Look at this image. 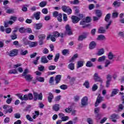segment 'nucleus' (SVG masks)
<instances>
[{"label": "nucleus", "instance_id": "nucleus-1", "mask_svg": "<svg viewBox=\"0 0 124 124\" xmlns=\"http://www.w3.org/2000/svg\"><path fill=\"white\" fill-rule=\"evenodd\" d=\"M24 43L25 45H29L30 48H32V47H36L38 45V42H31V43H29V40L26 38L23 39Z\"/></svg>", "mask_w": 124, "mask_h": 124}, {"label": "nucleus", "instance_id": "nucleus-2", "mask_svg": "<svg viewBox=\"0 0 124 124\" xmlns=\"http://www.w3.org/2000/svg\"><path fill=\"white\" fill-rule=\"evenodd\" d=\"M33 94L34 95V101H36L37 99L38 100H42L43 98V95H42V93H40L38 94L37 92L33 91Z\"/></svg>", "mask_w": 124, "mask_h": 124}, {"label": "nucleus", "instance_id": "nucleus-3", "mask_svg": "<svg viewBox=\"0 0 124 124\" xmlns=\"http://www.w3.org/2000/svg\"><path fill=\"white\" fill-rule=\"evenodd\" d=\"M93 78L95 82H99L100 83L102 84V82H103V81L102 80V79H101V78H100L98 76V74L95 73L93 76Z\"/></svg>", "mask_w": 124, "mask_h": 124}, {"label": "nucleus", "instance_id": "nucleus-4", "mask_svg": "<svg viewBox=\"0 0 124 124\" xmlns=\"http://www.w3.org/2000/svg\"><path fill=\"white\" fill-rule=\"evenodd\" d=\"M18 49H14L10 51L9 56H10V57H15V56H17V55H18Z\"/></svg>", "mask_w": 124, "mask_h": 124}, {"label": "nucleus", "instance_id": "nucleus-5", "mask_svg": "<svg viewBox=\"0 0 124 124\" xmlns=\"http://www.w3.org/2000/svg\"><path fill=\"white\" fill-rule=\"evenodd\" d=\"M103 101V97L100 96L99 95L97 96L95 103V107H97L99 103Z\"/></svg>", "mask_w": 124, "mask_h": 124}, {"label": "nucleus", "instance_id": "nucleus-6", "mask_svg": "<svg viewBox=\"0 0 124 124\" xmlns=\"http://www.w3.org/2000/svg\"><path fill=\"white\" fill-rule=\"evenodd\" d=\"M71 19L73 24H77V23H78L80 20V18H78L76 16H72V17H71Z\"/></svg>", "mask_w": 124, "mask_h": 124}, {"label": "nucleus", "instance_id": "nucleus-7", "mask_svg": "<svg viewBox=\"0 0 124 124\" xmlns=\"http://www.w3.org/2000/svg\"><path fill=\"white\" fill-rule=\"evenodd\" d=\"M66 33L68 35H72L73 34L72 31H71V28L69 26V25L66 26Z\"/></svg>", "mask_w": 124, "mask_h": 124}, {"label": "nucleus", "instance_id": "nucleus-8", "mask_svg": "<svg viewBox=\"0 0 124 124\" xmlns=\"http://www.w3.org/2000/svg\"><path fill=\"white\" fill-rule=\"evenodd\" d=\"M88 34H89V33L86 32L83 33V34L79 35L78 38V41H82L84 40V39H86V38H87Z\"/></svg>", "mask_w": 124, "mask_h": 124}, {"label": "nucleus", "instance_id": "nucleus-9", "mask_svg": "<svg viewBox=\"0 0 124 124\" xmlns=\"http://www.w3.org/2000/svg\"><path fill=\"white\" fill-rule=\"evenodd\" d=\"M88 97L84 96L83 98L81 99V105L82 106H86V105H88Z\"/></svg>", "mask_w": 124, "mask_h": 124}, {"label": "nucleus", "instance_id": "nucleus-10", "mask_svg": "<svg viewBox=\"0 0 124 124\" xmlns=\"http://www.w3.org/2000/svg\"><path fill=\"white\" fill-rule=\"evenodd\" d=\"M40 14H41V13H40V12H37L33 13V16L37 20H39V19H40Z\"/></svg>", "mask_w": 124, "mask_h": 124}, {"label": "nucleus", "instance_id": "nucleus-11", "mask_svg": "<svg viewBox=\"0 0 124 124\" xmlns=\"http://www.w3.org/2000/svg\"><path fill=\"white\" fill-rule=\"evenodd\" d=\"M28 53L29 51L27 50H25L24 49H19V54L21 56H26V55Z\"/></svg>", "mask_w": 124, "mask_h": 124}, {"label": "nucleus", "instance_id": "nucleus-12", "mask_svg": "<svg viewBox=\"0 0 124 124\" xmlns=\"http://www.w3.org/2000/svg\"><path fill=\"white\" fill-rule=\"evenodd\" d=\"M96 46V43H95V42L92 41L90 43L89 48L91 50H93V49H94V48H95Z\"/></svg>", "mask_w": 124, "mask_h": 124}, {"label": "nucleus", "instance_id": "nucleus-13", "mask_svg": "<svg viewBox=\"0 0 124 124\" xmlns=\"http://www.w3.org/2000/svg\"><path fill=\"white\" fill-rule=\"evenodd\" d=\"M53 99H54V95L53 94V93H48V96L47 97V100L48 102H49V103H51V102H52V101L53 100Z\"/></svg>", "mask_w": 124, "mask_h": 124}, {"label": "nucleus", "instance_id": "nucleus-14", "mask_svg": "<svg viewBox=\"0 0 124 124\" xmlns=\"http://www.w3.org/2000/svg\"><path fill=\"white\" fill-rule=\"evenodd\" d=\"M48 62L49 61L47 59V57L45 56L42 57L41 58V62H42V63H48Z\"/></svg>", "mask_w": 124, "mask_h": 124}, {"label": "nucleus", "instance_id": "nucleus-15", "mask_svg": "<svg viewBox=\"0 0 124 124\" xmlns=\"http://www.w3.org/2000/svg\"><path fill=\"white\" fill-rule=\"evenodd\" d=\"M51 39L52 42H55L56 41V38L52 35L49 34L46 37V40H49V39Z\"/></svg>", "mask_w": 124, "mask_h": 124}, {"label": "nucleus", "instance_id": "nucleus-16", "mask_svg": "<svg viewBox=\"0 0 124 124\" xmlns=\"http://www.w3.org/2000/svg\"><path fill=\"white\" fill-rule=\"evenodd\" d=\"M61 79H62V75H57L55 78L56 84H59Z\"/></svg>", "mask_w": 124, "mask_h": 124}, {"label": "nucleus", "instance_id": "nucleus-17", "mask_svg": "<svg viewBox=\"0 0 124 124\" xmlns=\"http://www.w3.org/2000/svg\"><path fill=\"white\" fill-rule=\"evenodd\" d=\"M114 7H120L121 6V2H118V0H115L112 4Z\"/></svg>", "mask_w": 124, "mask_h": 124}, {"label": "nucleus", "instance_id": "nucleus-18", "mask_svg": "<svg viewBox=\"0 0 124 124\" xmlns=\"http://www.w3.org/2000/svg\"><path fill=\"white\" fill-rule=\"evenodd\" d=\"M24 77L26 81H28L29 82H30V81H31L33 78L32 77H31V75H27Z\"/></svg>", "mask_w": 124, "mask_h": 124}, {"label": "nucleus", "instance_id": "nucleus-19", "mask_svg": "<svg viewBox=\"0 0 124 124\" xmlns=\"http://www.w3.org/2000/svg\"><path fill=\"white\" fill-rule=\"evenodd\" d=\"M119 93V90L117 89H114L113 90V91L110 95L111 97H113V96H115L117 93Z\"/></svg>", "mask_w": 124, "mask_h": 124}, {"label": "nucleus", "instance_id": "nucleus-20", "mask_svg": "<svg viewBox=\"0 0 124 124\" xmlns=\"http://www.w3.org/2000/svg\"><path fill=\"white\" fill-rule=\"evenodd\" d=\"M98 31L99 33H105V32H106V30L103 27H100Z\"/></svg>", "mask_w": 124, "mask_h": 124}, {"label": "nucleus", "instance_id": "nucleus-21", "mask_svg": "<svg viewBox=\"0 0 124 124\" xmlns=\"http://www.w3.org/2000/svg\"><path fill=\"white\" fill-rule=\"evenodd\" d=\"M97 40H106V37L104 35L101 34L98 36Z\"/></svg>", "mask_w": 124, "mask_h": 124}, {"label": "nucleus", "instance_id": "nucleus-22", "mask_svg": "<svg viewBox=\"0 0 124 124\" xmlns=\"http://www.w3.org/2000/svg\"><path fill=\"white\" fill-rule=\"evenodd\" d=\"M78 58V54H74V56L72 57V58L70 60L69 62H72L75 61L76 59H77Z\"/></svg>", "mask_w": 124, "mask_h": 124}, {"label": "nucleus", "instance_id": "nucleus-23", "mask_svg": "<svg viewBox=\"0 0 124 124\" xmlns=\"http://www.w3.org/2000/svg\"><path fill=\"white\" fill-rule=\"evenodd\" d=\"M53 109L54 111H59L60 110V105L59 104H55L53 107Z\"/></svg>", "mask_w": 124, "mask_h": 124}, {"label": "nucleus", "instance_id": "nucleus-24", "mask_svg": "<svg viewBox=\"0 0 124 124\" xmlns=\"http://www.w3.org/2000/svg\"><path fill=\"white\" fill-rule=\"evenodd\" d=\"M83 65H84V62L81 61L78 62L77 68H80V67H82Z\"/></svg>", "mask_w": 124, "mask_h": 124}, {"label": "nucleus", "instance_id": "nucleus-25", "mask_svg": "<svg viewBox=\"0 0 124 124\" xmlns=\"http://www.w3.org/2000/svg\"><path fill=\"white\" fill-rule=\"evenodd\" d=\"M68 67L71 70H74L75 66L74 63H71L68 65Z\"/></svg>", "mask_w": 124, "mask_h": 124}, {"label": "nucleus", "instance_id": "nucleus-26", "mask_svg": "<svg viewBox=\"0 0 124 124\" xmlns=\"http://www.w3.org/2000/svg\"><path fill=\"white\" fill-rule=\"evenodd\" d=\"M96 15L97 17H98L99 18H100V17H101V16H102V13L101 12V11L99 10H96Z\"/></svg>", "mask_w": 124, "mask_h": 124}, {"label": "nucleus", "instance_id": "nucleus-27", "mask_svg": "<svg viewBox=\"0 0 124 124\" xmlns=\"http://www.w3.org/2000/svg\"><path fill=\"white\" fill-rule=\"evenodd\" d=\"M110 18L111 14H108L105 17V21H106V22H109V20H110Z\"/></svg>", "mask_w": 124, "mask_h": 124}, {"label": "nucleus", "instance_id": "nucleus-28", "mask_svg": "<svg viewBox=\"0 0 124 124\" xmlns=\"http://www.w3.org/2000/svg\"><path fill=\"white\" fill-rule=\"evenodd\" d=\"M106 59V56L104 55V56L99 58V59L98 60V62H104L105 61Z\"/></svg>", "mask_w": 124, "mask_h": 124}, {"label": "nucleus", "instance_id": "nucleus-29", "mask_svg": "<svg viewBox=\"0 0 124 124\" xmlns=\"http://www.w3.org/2000/svg\"><path fill=\"white\" fill-rule=\"evenodd\" d=\"M104 54V49L102 48L100 49L98 51V53L96 54L97 56H101Z\"/></svg>", "mask_w": 124, "mask_h": 124}, {"label": "nucleus", "instance_id": "nucleus-30", "mask_svg": "<svg viewBox=\"0 0 124 124\" xmlns=\"http://www.w3.org/2000/svg\"><path fill=\"white\" fill-rule=\"evenodd\" d=\"M46 4L47 2L45 1H43L39 3V5L40 7H44L45 6H46Z\"/></svg>", "mask_w": 124, "mask_h": 124}, {"label": "nucleus", "instance_id": "nucleus-31", "mask_svg": "<svg viewBox=\"0 0 124 124\" xmlns=\"http://www.w3.org/2000/svg\"><path fill=\"white\" fill-rule=\"evenodd\" d=\"M36 80H37V81H38L39 82H44L45 79L44 78H42L41 77H37L36 78Z\"/></svg>", "mask_w": 124, "mask_h": 124}, {"label": "nucleus", "instance_id": "nucleus-32", "mask_svg": "<svg viewBox=\"0 0 124 124\" xmlns=\"http://www.w3.org/2000/svg\"><path fill=\"white\" fill-rule=\"evenodd\" d=\"M62 54L63 56H66V55H69V50L64 49L62 51Z\"/></svg>", "mask_w": 124, "mask_h": 124}, {"label": "nucleus", "instance_id": "nucleus-33", "mask_svg": "<svg viewBox=\"0 0 124 124\" xmlns=\"http://www.w3.org/2000/svg\"><path fill=\"white\" fill-rule=\"evenodd\" d=\"M72 107L70 106L65 109V111L66 112V113H70V112L72 111Z\"/></svg>", "mask_w": 124, "mask_h": 124}, {"label": "nucleus", "instance_id": "nucleus-34", "mask_svg": "<svg viewBox=\"0 0 124 124\" xmlns=\"http://www.w3.org/2000/svg\"><path fill=\"white\" fill-rule=\"evenodd\" d=\"M43 24L42 23H38L35 25L36 30H40L42 28Z\"/></svg>", "mask_w": 124, "mask_h": 124}, {"label": "nucleus", "instance_id": "nucleus-35", "mask_svg": "<svg viewBox=\"0 0 124 124\" xmlns=\"http://www.w3.org/2000/svg\"><path fill=\"white\" fill-rule=\"evenodd\" d=\"M124 105L122 104H119L118 106V111H119V112L123 111V110H124Z\"/></svg>", "mask_w": 124, "mask_h": 124}, {"label": "nucleus", "instance_id": "nucleus-36", "mask_svg": "<svg viewBox=\"0 0 124 124\" xmlns=\"http://www.w3.org/2000/svg\"><path fill=\"white\" fill-rule=\"evenodd\" d=\"M83 85L85 87L87 88V89H89V88H90V82H89L88 80H86Z\"/></svg>", "mask_w": 124, "mask_h": 124}, {"label": "nucleus", "instance_id": "nucleus-37", "mask_svg": "<svg viewBox=\"0 0 124 124\" xmlns=\"http://www.w3.org/2000/svg\"><path fill=\"white\" fill-rule=\"evenodd\" d=\"M110 64H111V62L108 60H107L105 63L104 66L105 67H108V66H109V65H110Z\"/></svg>", "mask_w": 124, "mask_h": 124}, {"label": "nucleus", "instance_id": "nucleus-38", "mask_svg": "<svg viewBox=\"0 0 124 124\" xmlns=\"http://www.w3.org/2000/svg\"><path fill=\"white\" fill-rule=\"evenodd\" d=\"M8 73H9V74H16L17 72L16 69H12L9 71Z\"/></svg>", "mask_w": 124, "mask_h": 124}, {"label": "nucleus", "instance_id": "nucleus-39", "mask_svg": "<svg viewBox=\"0 0 124 124\" xmlns=\"http://www.w3.org/2000/svg\"><path fill=\"white\" fill-rule=\"evenodd\" d=\"M46 37V35L45 34H41L38 36V38L40 39V40H44L45 39Z\"/></svg>", "mask_w": 124, "mask_h": 124}, {"label": "nucleus", "instance_id": "nucleus-40", "mask_svg": "<svg viewBox=\"0 0 124 124\" xmlns=\"http://www.w3.org/2000/svg\"><path fill=\"white\" fill-rule=\"evenodd\" d=\"M97 89H98V86L96 84H94L93 86L92 90L93 92H95Z\"/></svg>", "mask_w": 124, "mask_h": 124}, {"label": "nucleus", "instance_id": "nucleus-41", "mask_svg": "<svg viewBox=\"0 0 124 124\" xmlns=\"http://www.w3.org/2000/svg\"><path fill=\"white\" fill-rule=\"evenodd\" d=\"M26 119H27V120L29 121V122H33V119H32V118H31V115H30L29 114H27L26 115Z\"/></svg>", "mask_w": 124, "mask_h": 124}, {"label": "nucleus", "instance_id": "nucleus-42", "mask_svg": "<svg viewBox=\"0 0 124 124\" xmlns=\"http://www.w3.org/2000/svg\"><path fill=\"white\" fill-rule=\"evenodd\" d=\"M28 100H32L33 99V95H32V93H30L28 94Z\"/></svg>", "mask_w": 124, "mask_h": 124}, {"label": "nucleus", "instance_id": "nucleus-43", "mask_svg": "<svg viewBox=\"0 0 124 124\" xmlns=\"http://www.w3.org/2000/svg\"><path fill=\"white\" fill-rule=\"evenodd\" d=\"M118 16H119V13H118L117 12H113L112 13V18L113 19H114L115 18H117Z\"/></svg>", "mask_w": 124, "mask_h": 124}, {"label": "nucleus", "instance_id": "nucleus-44", "mask_svg": "<svg viewBox=\"0 0 124 124\" xmlns=\"http://www.w3.org/2000/svg\"><path fill=\"white\" fill-rule=\"evenodd\" d=\"M62 15L61 13L59 14L58 17H57L58 21L59 22H62Z\"/></svg>", "mask_w": 124, "mask_h": 124}, {"label": "nucleus", "instance_id": "nucleus-45", "mask_svg": "<svg viewBox=\"0 0 124 124\" xmlns=\"http://www.w3.org/2000/svg\"><path fill=\"white\" fill-rule=\"evenodd\" d=\"M22 101L24 100L25 101H27V100H29V97L28 96V94H25L22 97V99L21 100Z\"/></svg>", "mask_w": 124, "mask_h": 124}, {"label": "nucleus", "instance_id": "nucleus-46", "mask_svg": "<svg viewBox=\"0 0 124 124\" xmlns=\"http://www.w3.org/2000/svg\"><path fill=\"white\" fill-rule=\"evenodd\" d=\"M59 59H60V54L57 53L55 57L54 58V62H58V61H59Z\"/></svg>", "mask_w": 124, "mask_h": 124}, {"label": "nucleus", "instance_id": "nucleus-47", "mask_svg": "<svg viewBox=\"0 0 124 124\" xmlns=\"http://www.w3.org/2000/svg\"><path fill=\"white\" fill-rule=\"evenodd\" d=\"M6 13H8V14H10L11 13H14V10L12 9H7Z\"/></svg>", "mask_w": 124, "mask_h": 124}, {"label": "nucleus", "instance_id": "nucleus-48", "mask_svg": "<svg viewBox=\"0 0 124 124\" xmlns=\"http://www.w3.org/2000/svg\"><path fill=\"white\" fill-rule=\"evenodd\" d=\"M39 59H40V57L38 56L36 57V60L33 61V63L35 64V65H36V64H37V62H38V60H39Z\"/></svg>", "mask_w": 124, "mask_h": 124}, {"label": "nucleus", "instance_id": "nucleus-49", "mask_svg": "<svg viewBox=\"0 0 124 124\" xmlns=\"http://www.w3.org/2000/svg\"><path fill=\"white\" fill-rule=\"evenodd\" d=\"M108 57V60H112L113 59V53L111 52H109Z\"/></svg>", "mask_w": 124, "mask_h": 124}, {"label": "nucleus", "instance_id": "nucleus-50", "mask_svg": "<svg viewBox=\"0 0 124 124\" xmlns=\"http://www.w3.org/2000/svg\"><path fill=\"white\" fill-rule=\"evenodd\" d=\"M86 65L87 66V67H92V66H93V63H92L91 61H88L86 64Z\"/></svg>", "mask_w": 124, "mask_h": 124}, {"label": "nucleus", "instance_id": "nucleus-51", "mask_svg": "<svg viewBox=\"0 0 124 124\" xmlns=\"http://www.w3.org/2000/svg\"><path fill=\"white\" fill-rule=\"evenodd\" d=\"M68 119H69V117H68V116H64L63 117H62L61 120L62 122H66V121H67Z\"/></svg>", "mask_w": 124, "mask_h": 124}, {"label": "nucleus", "instance_id": "nucleus-52", "mask_svg": "<svg viewBox=\"0 0 124 124\" xmlns=\"http://www.w3.org/2000/svg\"><path fill=\"white\" fill-rule=\"evenodd\" d=\"M19 31L21 33H24V32H25L26 31V29L24 28V27H21L19 28Z\"/></svg>", "mask_w": 124, "mask_h": 124}, {"label": "nucleus", "instance_id": "nucleus-53", "mask_svg": "<svg viewBox=\"0 0 124 124\" xmlns=\"http://www.w3.org/2000/svg\"><path fill=\"white\" fill-rule=\"evenodd\" d=\"M10 20H12L13 22H16L17 21V16H11L10 18Z\"/></svg>", "mask_w": 124, "mask_h": 124}, {"label": "nucleus", "instance_id": "nucleus-54", "mask_svg": "<svg viewBox=\"0 0 124 124\" xmlns=\"http://www.w3.org/2000/svg\"><path fill=\"white\" fill-rule=\"evenodd\" d=\"M60 88H61L62 90H66L67 89V85L62 84V85L60 86Z\"/></svg>", "mask_w": 124, "mask_h": 124}, {"label": "nucleus", "instance_id": "nucleus-55", "mask_svg": "<svg viewBox=\"0 0 124 124\" xmlns=\"http://www.w3.org/2000/svg\"><path fill=\"white\" fill-rule=\"evenodd\" d=\"M68 7H69L68 6H62V9L64 12H66V11L67 10V9H68Z\"/></svg>", "mask_w": 124, "mask_h": 124}, {"label": "nucleus", "instance_id": "nucleus-56", "mask_svg": "<svg viewBox=\"0 0 124 124\" xmlns=\"http://www.w3.org/2000/svg\"><path fill=\"white\" fill-rule=\"evenodd\" d=\"M25 32H28V33H31L32 32V30L31 28L25 29Z\"/></svg>", "mask_w": 124, "mask_h": 124}, {"label": "nucleus", "instance_id": "nucleus-57", "mask_svg": "<svg viewBox=\"0 0 124 124\" xmlns=\"http://www.w3.org/2000/svg\"><path fill=\"white\" fill-rule=\"evenodd\" d=\"M87 122L89 124H93V121L92 118H88L87 119Z\"/></svg>", "mask_w": 124, "mask_h": 124}, {"label": "nucleus", "instance_id": "nucleus-58", "mask_svg": "<svg viewBox=\"0 0 124 124\" xmlns=\"http://www.w3.org/2000/svg\"><path fill=\"white\" fill-rule=\"evenodd\" d=\"M85 21L86 23H90L92 21V19H91V17L87 16L86 17Z\"/></svg>", "mask_w": 124, "mask_h": 124}, {"label": "nucleus", "instance_id": "nucleus-59", "mask_svg": "<svg viewBox=\"0 0 124 124\" xmlns=\"http://www.w3.org/2000/svg\"><path fill=\"white\" fill-rule=\"evenodd\" d=\"M100 110V108H99V107L95 108L94 110V112L95 114H98V113H99Z\"/></svg>", "mask_w": 124, "mask_h": 124}, {"label": "nucleus", "instance_id": "nucleus-60", "mask_svg": "<svg viewBox=\"0 0 124 124\" xmlns=\"http://www.w3.org/2000/svg\"><path fill=\"white\" fill-rule=\"evenodd\" d=\"M42 12L43 14H48V9L47 8H44L42 9Z\"/></svg>", "mask_w": 124, "mask_h": 124}, {"label": "nucleus", "instance_id": "nucleus-61", "mask_svg": "<svg viewBox=\"0 0 124 124\" xmlns=\"http://www.w3.org/2000/svg\"><path fill=\"white\" fill-rule=\"evenodd\" d=\"M49 70H54L56 69V66L55 65H50L48 66Z\"/></svg>", "mask_w": 124, "mask_h": 124}, {"label": "nucleus", "instance_id": "nucleus-62", "mask_svg": "<svg viewBox=\"0 0 124 124\" xmlns=\"http://www.w3.org/2000/svg\"><path fill=\"white\" fill-rule=\"evenodd\" d=\"M14 117L16 119H20L21 118V114L20 113H16L14 114Z\"/></svg>", "mask_w": 124, "mask_h": 124}, {"label": "nucleus", "instance_id": "nucleus-63", "mask_svg": "<svg viewBox=\"0 0 124 124\" xmlns=\"http://www.w3.org/2000/svg\"><path fill=\"white\" fill-rule=\"evenodd\" d=\"M54 37H59L60 36V33L58 31H55L53 32V35Z\"/></svg>", "mask_w": 124, "mask_h": 124}, {"label": "nucleus", "instance_id": "nucleus-64", "mask_svg": "<svg viewBox=\"0 0 124 124\" xmlns=\"http://www.w3.org/2000/svg\"><path fill=\"white\" fill-rule=\"evenodd\" d=\"M119 36H120L121 37H122L123 38H124V32L120 31L118 33Z\"/></svg>", "mask_w": 124, "mask_h": 124}]
</instances>
